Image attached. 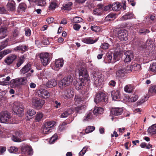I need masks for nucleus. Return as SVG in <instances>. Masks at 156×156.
<instances>
[{
	"label": "nucleus",
	"mask_w": 156,
	"mask_h": 156,
	"mask_svg": "<svg viewBox=\"0 0 156 156\" xmlns=\"http://www.w3.org/2000/svg\"><path fill=\"white\" fill-rule=\"evenodd\" d=\"M73 78L71 75L65 76L58 82V85L60 88H63L72 84Z\"/></svg>",
	"instance_id": "nucleus-1"
},
{
	"label": "nucleus",
	"mask_w": 156,
	"mask_h": 156,
	"mask_svg": "<svg viewBox=\"0 0 156 156\" xmlns=\"http://www.w3.org/2000/svg\"><path fill=\"white\" fill-rule=\"evenodd\" d=\"M24 106L23 104L18 101L14 102L13 110L14 112L19 116H21L23 115Z\"/></svg>",
	"instance_id": "nucleus-2"
},
{
	"label": "nucleus",
	"mask_w": 156,
	"mask_h": 156,
	"mask_svg": "<svg viewBox=\"0 0 156 156\" xmlns=\"http://www.w3.org/2000/svg\"><path fill=\"white\" fill-rule=\"evenodd\" d=\"M11 116L7 111H3L0 113V122L2 123H11Z\"/></svg>",
	"instance_id": "nucleus-3"
},
{
	"label": "nucleus",
	"mask_w": 156,
	"mask_h": 156,
	"mask_svg": "<svg viewBox=\"0 0 156 156\" xmlns=\"http://www.w3.org/2000/svg\"><path fill=\"white\" fill-rule=\"evenodd\" d=\"M93 76L94 80V84L97 87H100L102 84L103 75L100 73L95 71L94 73Z\"/></svg>",
	"instance_id": "nucleus-4"
},
{
	"label": "nucleus",
	"mask_w": 156,
	"mask_h": 156,
	"mask_svg": "<svg viewBox=\"0 0 156 156\" xmlns=\"http://www.w3.org/2000/svg\"><path fill=\"white\" fill-rule=\"evenodd\" d=\"M45 103L44 100L38 98H33L31 104L34 108L37 109H41Z\"/></svg>",
	"instance_id": "nucleus-5"
},
{
	"label": "nucleus",
	"mask_w": 156,
	"mask_h": 156,
	"mask_svg": "<svg viewBox=\"0 0 156 156\" xmlns=\"http://www.w3.org/2000/svg\"><path fill=\"white\" fill-rule=\"evenodd\" d=\"M51 55L48 53H41L39 55V58L44 66H46L49 62Z\"/></svg>",
	"instance_id": "nucleus-6"
},
{
	"label": "nucleus",
	"mask_w": 156,
	"mask_h": 156,
	"mask_svg": "<svg viewBox=\"0 0 156 156\" xmlns=\"http://www.w3.org/2000/svg\"><path fill=\"white\" fill-rule=\"evenodd\" d=\"M74 95V90L73 88H69L64 90L62 93V98L68 100L73 97Z\"/></svg>",
	"instance_id": "nucleus-7"
},
{
	"label": "nucleus",
	"mask_w": 156,
	"mask_h": 156,
	"mask_svg": "<svg viewBox=\"0 0 156 156\" xmlns=\"http://www.w3.org/2000/svg\"><path fill=\"white\" fill-rule=\"evenodd\" d=\"M37 93L39 97L43 99L49 98L51 95V94L49 92L43 89L38 90Z\"/></svg>",
	"instance_id": "nucleus-8"
},
{
	"label": "nucleus",
	"mask_w": 156,
	"mask_h": 156,
	"mask_svg": "<svg viewBox=\"0 0 156 156\" xmlns=\"http://www.w3.org/2000/svg\"><path fill=\"white\" fill-rule=\"evenodd\" d=\"M79 76L82 80H86L88 76L87 70L83 67H80L78 69Z\"/></svg>",
	"instance_id": "nucleus-9"
},
{
	"label": "nucleus",
	"mask_w": 156,
	"mask_h": 156,
	"mask_svg": "<svg viewBox=\"0 0 156 156\" xmlns=\"http://www.w3.org/2000/svg\"><path fill=\"white\" fill-rule=\"evenodd\" d=\"M64 64V60L62 58H59L55 61V65L52 67V68L54 70H58L62 67Z\"/></svg>",
	"instance_id": "nucleus-10"
},
{
	"label": "nucleus",
	"mask_w": 156,
	"mask_h": 156,
	"mask_svg": "<svg viewBox=\"0 0 156 156\" xmlns=\"http://www.w3.org/2000/svg\"><path fill=\"white\" fill-rule=\"evenodd\" d=\"M105 95L103 93L97 94L94 98L95 102L97 104L100 102H105Z\"/></svg>",
	"instance_id": "nucleus-11"
},
{
	"label": "nucleus",
	"mask_w": 156,
	"mask_h": 156,
	"mask_svg": "<svg viewBox=\"0 0 156 156\" xmlns=\"http://www.w3.org/2000/svg\"><path fill=\"white\" fill-rule=\"evenodd\" d=\"M119 39L122 41H126L128 39L127 31L124 30H120L118 33Z\"/></svg>",
	"instance_id": "nucleus-12"
},
{
	"label": "nucleus",
	"mask_w": 156,
	"mask_h": 156,
	"mask_svg": "<svg viewBox=\"0 0 156 156\" xmlns=\"http://www.w3.org/2000/svg\"><path fill=\"white\" fill-rule=\"evenodd\" d=\"M22 154H27L29 155L33 154V149L31 147L28 145L22 147L21 149Z\"/></svg>",
	"instance_id": "nucleus-13"
},
{
	"label": "nucleus",
	"mask_w": 156,
	"mask_h": 156,
	"mask_svg": "<svg viewBox=\"0 0 156 156\" xmlns=\"http://www.w3.org/2000/svg\"><path fill=\"white\" fill-rule=\"evenodd\" d=\"M124 61L125 62H130L133 58V52L131 51H128L125 53Z\"/></svg>",
	"instance_id": "nucleus-14"
},
{
	"label": "nucleus",
	"mask_w": 156,
	"mask_h": 156,
	"mask_svg": "<svg viewBox=\"0 0 156 156\" xmlns=\"http://www.w3.org/2000/svg\"><path fill=\"white\" fill-rule=\"evenodd\" d=\"M16 58L17 56L14 54L9 55L5 59V62L7 65H9L13 62Z\"/></svg>",
	"instance_id": "nucleus-15"
},
{
	"label": "nucleus",
	"mask_w": 156,
	"mask_h": 156,
	"mask_svg": "<svg viewBox=\"0 0 156 156\" xmlns=\"http://www.w3.org/2000/svg\"><path fill=\"white\" fill-rule=\"evenodd\" d=\"M152 41L150 39L147 40L146 41V44L147 48L148 49L149 54L151 53L155 50V45L152 44Z\"/></svg>",
	"instance_id": "nucleus-16"
},
{
	"label": "nucleus",
	"mask_w": 156,
	"mask_h": 156,
	"mask_svg": "<svg viewBox=\"0 0 156 156\" xmlns=\"http://www.w3.org/2000/svg\"><path fill=\"white\" fill-rule=\"evenodd\" d=\"M103 11V5L101 4H98L97 8L93 11L94 14L96 15H101Z\"/></svg>",
	"instance_id": "nucleus-17"
},
{
	"label": "nucleus",
	"mask_w": 156,
	"mask_h": 156,
	"mask_svg": "<svg viewBox=\"0 0 156 156\" xmlns=\"http://www.w3.org/2000/svg\"><path fill=\"white\" fill-rule=\"evenodd\" d=\"M123 112V109L121 108H115L112 109L110 113L115 116L120 115Z\"/></svg>",
	"instance_id": "nucleus-18"
},
{
	"label": "nucleus",
	"mask_w": 156,
	"mask_h": 156,
	"mask_svg": "<svg viewBox=\"0 0 156 156\" xmlns=\"http://www.w3.org/2000/svg\"><path fill=\"white\" fill-rule=\"evenodd\" d=\"M111 94L112 99L114 101H119L118 99L120 98V91L118 90H113Z\"/></svg>",
	"instance_id": "nucleus-19"
},
{
	"label": "nucleus",
	"mask_w": 156,
	"mask_h": 156,
	"mask_svg": "<svg viewBox=\"0 0 156 156\" xmlns=\"http://www.w3.org/2000/svg\"><path fill=\"white\" fill-rule=\"evenodd\" d=\"M31 64L28 63L24 66L20 70L21 74H24L27 73L31 69Z\"/></svg>",
	"instance_id": "nucleus-20"
},
{
	"label": "nucleus",
	"mask_w": 156,
	"mask_h": 156,
	"mask_svg": "<svg viewBox=\"0 0 156 156\" xmlns=\"http://www.w3.org/2000/svg\"><path fill=\"white\" fill-rule=\"evenodd\" d=\"M126 70L125 69H121L118 70L116 73V76L119 78L124 77L127 73Z\"/></svg>",
	"instance_id": "nucleus-21"
},
{
	"label": "nucleus",
	"mask_w": 156,
	"mask_h": 156,
	"mask_svg": "<svg viewBox=\"0 0 156 156\" xmlns=\"http://www.w3.org/2000/svg\"><path fill=\"white\" fill-rule=\"evenodd\" d=\"M74 110L73 108H69L66 110L61 115L60 117L62 118H66L69 115L72 114Z\"/></svg>",
	"instance_id": "nucleus-22"
},
{
	"label": "nucleus",
	"mask_w": 156,
	"mask_h": 156,
	"mask_svg": "<svg viewBox=\"0 0 156 156\" xmlns=\"http://www.w3.org/2000/svg\"><path fill=\"white\" fill-rule=\"evenodd\" d=\"M97 41V39L94 40L90 37L82 38L81 39V41L83 42L88 44H94Z\"/></svg>",
	"instance_id": "nucleus-23"
},
{
	"label": "nucleus",
	"mask_w": 156,
	"mask_h": 156,
	"mask_svg": "<svg viewBox=\"0 0 156 156\" xmlns=\"http://www.w3.org/2000/svg\"><path fill=\"white\" fill-rule=\"evenodd\" d=\"M134 15L133 13L129 12L122 16L120 18V20H121L124 21L131 19L134 18Z\"/></svg>",
	"instance_id": "nucleus-24"
},
{
	"label": "nucleus",
	"mask_w": 156,
	"mask_h": 156,
	"mask_svg": "<svg viewBox=\"0 0 156 156\" xmlns=\"http://www.w3.org/2000/svg\"><path fill=\"white\" fill-rule=\"evenodd\" d=\"M57 84L56 80L52 79L49 80L46 84V86L48 88H51L55 86Z\"/></svg>",
	"instance_id": "nucleus-25"
},
{
	"label": "nucleus",
	"mask_w": 156,
	"mask_h": 156,
	"mask_svg": "<svg viewBox=\"0 0 156 156\" xmlns=\"http://www.w3.org/2000/svg\"><path fill=\"white\" fill-rule=\"evenodd\" d=\"M18 78L12 80L10 82L9 85L11 87L15 88L18 87L20 85Z\"/></svg>",
	"instance_id": "nucleus-26"
},
{
	"label": "nucleus",
	"mask_w": 156,
	"mask_h": 156,
	"mask_svg": "<svg viewBox=\"0 0 156 156\" xmlns=\"http://www.w3.org/2000/svg\"><path fill=\"white\" fill-rule=\"evenodd\" d=\"M7 6L8 9L10 11H13L15 9V3L12 0H9Z\"/></svg>",
	"instance_id": "nucleus-27"
},
{
	"label": "nucleus",
	"mask_w": 156,
	"mask_h": 156,
	"mask_svg": "<svg viewBox=\"0 0 156 156\" xmlns=\"http://www.w3.org/2000/svg\"><path fill=\"white\" fill-rule=\"evenodd\" d=\"M93 118V114L91 112H88L86 114L83 118V122L88 121L91 120Z\"/></svg>",
	"instance_id": "nucleus-28"
},
{
	"label": "nucleus",
	"mask_w": 156,
	"mask_h": 156,
	"mask_svg": "<svg viewBox=\"0 0 156 156\" xmlns=\"http://www.w3.org/2000/svg\"><path fill=\"white\" fill-rule=\"evenodd\" d=\"M104 111V109L103 108L98 107H95L93 110V113L94 115H98V114H102Z\"/></svg>",
	"instance_id": "nucleus-29"
},
{
	"label": "nucleus",
	"mask_w": 156,
	"mask_h": 156,
	"mask_svg": "<svg viewBox=\"0 0 156 156\" xmlns=\"http://www.w3.org/2000/svg\"><path fill=\"white\" fill-rule=\"evenodd\" d=\"M27 49V47L24 45L18 46L14 49L15 51H19L23 53L26 51Z\"/></svg>",
	"instance_id": "nucleus-30"
},
{
	"label": "nucleus",
	"mask_w": 156,
	"mask_h": 156,
	"mask_svg": "<svg viewBox=\"0 0 156 156\" xmlns=\"http://www.w3.org/2000/svg\"><path fill=\"white\" fill-rule=\"evenodd\" d=\"M134 89V86L132 85L129 84L126 85L124 88V91L126 93H130Z\"/></svg>",
	"instance_id": "nucleus-31"
},
{
	"label": "nucleus",
	"mask_w": 156,
	"mask_h": 156,
	"mask_svg": "<svg viewBox=\"0 0 156 156\" xmlns=\"http://www.w3.org/2000/svg\"><path fill=\"white\" fill-rule=\"evenodd\" d=\"M26 57V55H23L20 56L19 59L18 60L16 64V66L18 67H19L23 63L24 60Z\"/></svg>",
	"instance_id": "nucleus-32"
},
{
	"label": "nucleus",
	"mask_w": 156,
	"mask_h": 156,
	"mask_svg": "<svg viewBox=\"0 0 156 156\" xmlns=\"http://www.w3.org/2000/svg\"><path fill=\"white\" fill-rule=\"evenodd\" d=\"M112 51H109L106 55L107 57L105 58L106 62L107 63H110L112 62Z\"/></svg>",
	"instance_id": "nucleus-33"
},
{
	"label": "nucleus",
	"mask_w": 156,
	"mask_h": 156,
	"mask_svg": "<svg viewBox=\"0 0 156 156\" xmlns=\"http://www.w3.org/2000/svg\"><path fill=\"white\" fill-rule=\"evenodd\" d=\"M121 53L120 51H115L113 54V60H114V61L112 62H115L119 60L120 57Z\"/></svg>",
	"instance_id": "nucleus-34"
},
{
	"label": "nucleus",
	"mask_w": 156,
	"mask_h": 156,
	"mask_svg": "<svg viewBox=\"0 0 156 156\" xmlns=\"http://www.w3.org/2000/svg\"><path fill=\"white\" fill-rule=\"evenodd\" d=\"M148 133L151 134L156 133V126L155 124L150 127L147 129Z\"/></svg>",
	"instance_id": "nucleus-35"
},
{
	"label": "nucleus",
	"mask_w": 156,
	"mask_h": 156,
	"mask_svg": "<svg viewBox=\"0 0 156 156\" xmlns=\"http://www.w3.org/2000/svg\"><path fill=\"white\" fill-rule=\"evenodd\" d=\"M112 6V9L115 11H118L121 9V5L119 2L113 3Z\"/></svg>",
	"instance_id": "nucleus-36"
},
{
	"label": "nucleus",
	"mask_w": 156,
	"mask_h": 156,
	"mask_svg": "<svg viewBox=\"0 0 156 156\" xmlns=\"http://www.w3.org/2000/svg\"><path fill=\"white\" fill-rule=\"evenodd\" d=\"M7 32V28L5 27H1L0 28V34H3V36L0 37V39L5 38L6 36V33Z\"/></svg>",
	"instance_id": "nucleus-37"
},
{
	"label": "nucleus",
	"mask_w": 156,
	"mask_h": 156,
	"mask_svg": "<svg viewBox=\"0 0 156 156\" xmlns=\"http://www.w3.org/2000/svg\"><path fill=\"white\" fill-rule=\"evenodd\" d=\"M115 17V15L112 13H110L107 15L105 18V21H111Z\"/></svg>",
	"instance_id": "nucleus-38"
},
{
	"label": "nucleus",
	"mask_w": 156,
	"mask_h": 156,
	"mask_svg": "<svg viewBox=\"0 0 156 156\" xmlns=\"http://www.w3.org/2000/svg\"><path fill=\"white\" fill-rule=\"evenodd\" d=\"M56 122H55L53 121H51L46 122L44 125L50 129L51 127L56 126Z\"/></svg>",
	"instance_id": "nucleus-39"
},
{
	"label": "nucleus",
	"mask_w": 156,
	"mask_h": 156,
	"mask_svg": "<svg viewBox=\"0 0 156 156\" xmlns=\"http://www.w3.org/2000/svg\"><path fill=\"white\" fill-rule=\"evenodd\" d=\"M130 68L133 70L138 71L140 70L141 66L140 65L135 63L131 65Z\"/></svg>",
	"instance_id": "nucleus-40"
},
{
	"label": "nucleus",
	"mask_w": 156,
	"mask_h": 156,
	"mask_svg": "<svg viewBox=\"0 0 156 156\" xmlns=\"http://www.w3.org/2000/svg\"><path fill=\"white\" fill-rule=\"evenodd\" d=\"M43 116V114L42 112H37L36 115L35 121L36 122L41 121Z\"/></svg>",
	"instance_id": "nucleus-41"
},
{
	"label": "nucleus",
	"mask_w": 156,
	"mask_h": 156,
	"mask_svg": "<svg viewBox=\"0 0 156 156\" xmlns=\"http://www.w3.org/2000/svg\"><path fill=\"white\" fill-rule=\"evenodd\" d=\"M149 92L153 94H156V85H152L150 87L149 90Z\"/></svg>",
	"instance_id": "nucleus-42"
},
{
	"label": "nucleus",
	"mask_w": 156,
	"mask_h": 156,
	"mask_svg": "<svg viewBox=\"0 0 156 156\" xmlns=\"http://www.w3.org/2000/svg\"><path fill=\"white\" fill-rule=\"evenodd\" d=\"M82 98L81 96L79 95H76L74 98L75 103L76 105L81 101Z\"/></svg>",
	"instance_id": "nucleus-43"
},
{
	"label": "nucleus",
	"mask_w": 156,
	"mask_h": 156,
	"mask_svg": "<svg viewBox=\"0 0 156 156\" xmlns=\"http://www.w3.org/2000/svg\"><path fill=\"white\" fill-rule=\"evenodd\" d=\"M26 5L23 3H20L19 5L18 9L20 11H24L26 8Z\"/></svg>",
	"instance_id": "nucleus-44"
},
{
	"label": "nucleus",
	"mask_w": 156,
	"mask_h": 156,
	"mask_svg": "<svg viewBox=\"0 0 156 156\" xmlns=\"http://www.w3.org/2000/svg\"><path fill=\"white\" fill-rule=\"evenodd\" d=\"M19 79V83L20 85H25L27 82V79L26 77H22L21 78H18Z\"/></svg>",
	"instance_id": "nucleus-45"
},
{
	"label": "nucleus",
	"mask_w": 156,
	"mask_h": 156,
	"mask_svg": "<svg viewBox=\"0 0 156 156\" xmlns=\"http://www.w3.org/2000/svg\"><path fill=\"white\" fill-rule=\"evenodd\" d=\"M138 98V97L137 95H134L132 96H129L128 97V101L130 102H134L136 101Z\"/></svg>",
	"instance_id": "nucleus-46"
},
{
	"label": "nucleus",
	"mask_w": 156,
	"mask_h": 156,
	"mask_svg": "<svg viewBox=\"0 0 156 156\" xmlns=\"http://www.w3.org/2000/svg\"><path fill=\"white\" fill-rule=\"evenodd\" d=\"M72 5V2H69L63 6V9L64 10H70L71 9V6Z\"/></svg>",
	"instance_id": "nucleus-47"
},
{
	"label": "nucleus",
	"mask_w": 156,
	"mask_h": 156,
	"mask_svg": "<svg viewBox=\"0 0 156 156\" xmlns=\"http://www.w3.org/2000/svg\"><path fill=\"white\" fill-rule=\"evenodd\" d=\"M36 113V111L33 109H29L27 110V116H29L31 117L35 114Z\"/></svg>",
	"instance_id": "nucleus-48"
},
{
	"label": "nucleus",
	"mask_w": 156,
	"mask_h": 156,
	"mask_svg": "<svg viewBox=\"0 0 156 156\" xmlns=\"http://www.w3.org/2000/svg\"><path fill=\"white\" fill-rule=\"evenodd\" d=\"M43 132L44 134L49 133L51 132V129L44 124L43 126Z\"/></svg>",
	"instance_id": "nucleus-49"
},
{
	"label": "nucleus",
	"mask_w": 156,
	"mask_h": 156,
	"mask_svg": "<svg viewBox=\"0 0 156 156\" xmlns=\"http://www.w3.org/2000/svg\"><path fill=\"white\" fill-rule=\"evenodd\" d=\"M85 87L84 86V84L83 82H81L78 85L76 86V88L77 90H83L85 88Z\"/></svg>",
	"instance_id": "nucleus-50"
},
{
	"label": "nucleus",
	"mask_w": 156,
	"mask_h": 156,
	"mask_svg": "<svg viewBox=\"0 0 156 156\" xmlns=\"http://www.w3.org/2000/svg\"><path fill=\"white\" fill-rule=\"evenodd\" d=\"M66 123L65 122H63L62 124L60 125L58 128V131L61 132L64 130L66 129Z\"/></svg>",
	"instance_id": "nucleus-51"
},
{
	"label": "nucleus",
	"mask_w": 156,
	"mask_h": 156,
	"mask_svg": "<svg viewBox=\"0 0 156 156\" xmlns=\"http://www.w3.org/2000/svg\"><path fill=\"white\" fill-rule=\"evenodd\" d=\"M57 4L55 1H51V2L49 8L50 10L54 9L56 7Z\"/></svg>",
	"instance_id": "nucleus-52"
},
{
	"label": "nucleus",
	"mask_w": 156,
	"mask_h": 156,
	"mask_svg": "<svg viewBox=\"0 0 156 156\" xmlns=\"http://www.w3.org/2000/svg\"><path fill=\"white\" fill-rule=\"evenodd\" d=\"M150 69L152 72L156 73V62L150 65Z\"/></svg>",
	"instance_id": "nucleus-53"
},
{
	"label": "nucleus",
	"mask_w": 156,
	"mask_h": 156,
	"mask_svg": "<svg viewBox=\"0 0 156 156\" xmlns=\"http://www.w3.org/2000/svg\"><path fill=\"white\" fill-rule=\"evenodd\" d=\"M95 129V127L93 126H89L87 127L85 130L87 133H89L93 132Z\"/></svg>",
	"instance_id": "nucleus-54"
},
{
	"label": "nucleus",
	"mask_w": 156,
	"mask_h": 156,
	"mask_svg": "<svg viewBox=\"0 0 156 156\" xmlns=\"http://www.w3.org/2000/svg\"><path fill=\"white\" fill-rule=\"evenodd\" d=\"M83 19L81 17L76 16L73 18L72 22L74 23H79L82 21Z\"/></svg>",
	"instance_id": "nucleus-55"
},
{
	"label": "nucleus",
	"mask_w": 156,
	"mask_h": 156,
	"mask_svg": "<svg viewBox=\"0 0 156 156\" xmlns=\"http://www.w3.org/2000/svg\"><path fill=\"white\" fill-rule=\"evenodd\" d=\"M57 139V135L56 134L54 135L50 138L49 143L51 144L53 143Z\"/></svg>",
	"instance_id": "nucleus-56"
},
{
	"label": "nucleus",
	"mask_w": 156,
	"mask_h": 156,
	"mask_svg": "<svg viewBox=\"0 0 156 156\" xmlns=\"http://www.w3.org/2000/svg\"><path fill=\"white\" fill-rule=\"evenodd\" d=\"M149 32L150 31L147 29L144 28H142L139 30V33L140 34H143L145 35L147 33H149Z\"/></svg>",
	"instance_id": "nucleus-57"
},
{
	"label": "nucleus",
	"mask_w": 156,
	"mask_h": 156,
	"mask_svg": "<svg viewBox=\"0 0 156 156\" xmlns=\"http://www.w3.org/2000/svg\"><path fill=\"white\" fill-rule=\"evenodd\" d=\"M8 44V42L7 40H6L4 42L1 43V45H0V50H1L5 48Z\"/></svg>",
	"instance_id": "nucleus-58"
},
{
	"label": "nucleus",
	"mask_w": 156,
	"mask_h": 156,
	"mask_svg": "<svg viewBox=\"0 0 156 156\" xmlns=\"http://www.w3.org/2000/svg\"><path fill=\"white\" fill-rule=\"evenodd\" d=\"M103 11L109 12L111 11V8L112 9V6L110 4L107 5L105 7L103 6Z\"/></svg>",
	"instance_id": "nucleus-59"
},
{
	"label": "nucleus",
	"mask_w": 156,
	"mask_h": 156,
	"mask_svg": "<svg viewBox=\"0 0 156 156\" xmlns=\"http://www.w3.org/2000/svg\"><path fill=\"white\" fill-rule=\"evenodd\" d=\"M109 44L107 43H105L102 44L101 45V48L104 50L108 49L109 47Z\"/></svg>",
	"instance_id": "nucleus-60"
},
{
	"label": "nucleus",
	"mask_w": 156,
	"mask_h": 156,
	"mask_svg": "<svg viewBox=\"0 0 156 156\" xmlns=\"http://www.w3.org/2000/svg\"><path fill=\"white\" fill-rule=\"evenodd\" d=\"M9 150L11 153H15L17 151L18 148L12 146L11 147Z\"/></svg>",
	"instance_id": "nucleus-61"
},
{
	"label": "nucleus",
	"mask_w": 156,
	"mask_h": 156,
	"mask_svg": "<svg viewBox=\"0 0 156 156\" xmlns=\"http://www.w3.org/2000/svg\"><path fill=\"white\" fill-rule=\"evenodd\" d=\"M87 148L84 147L79 153V156H83L86 152Z\"/></svg>",
	"instance_id": "nucleus-62"
},
{
	"label": "nucleus",
	"mask_w": 156,
	"mask_h": 156,
	"mask_svg": "<svg viewBox=\"0 0 156 156\" xmlns=\"http://www.w3.org/2000/svg\"><path fill=\"white\" fill-rule=\"evenodd\" d=\"M37 2L38 5L41 6H44L46 4L45 0H37Z\"/></svg>",
	"instance_id": "nucleus-63"
},
{
	"label": "nucleus",
	"mask_w": 156,
	"mask_h": 156,
	"mask_svg": "<svg viewBox=\"0 0 156 156\" xmlns=\"http://www.w3.org/2000/svg\"><path fill=\"white\" fill-rule=\"evenodd\" d=\"M25 35L27 36H29L31 34V31L28 28H26L24 29Z\"/></svg>",
	"instance_id": "nucleus-64"
}]
</instances>
